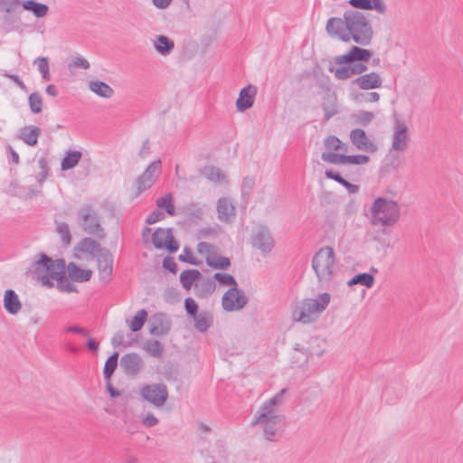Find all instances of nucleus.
I'll use <instances>...</instances> for the list:
<instances>
[{
  "label": "nucleus",
  "mask_w": 463,
  "mask_h": 463,
  "mask_svg": "<svg viewBox=\"0 0 463 463\" xmlns=\"http://www.w3.org/2000/svg\"><path fill=\"white\" fill-rule=\"evenodd\" d=\"M78 224L81 230L98 239H103L106 236L104 228L101 225V217L94 205L83 203L77 212Z\"/></svg>",
  "instance_id": "0eeeda50"
},
{
  "label": "nucleus",
  "mask_w": 463,
  "mask_h": 463,
  "mask_svg": "<svg viewBox=\"0 0 463 463\" xmlns=\"http://www.w3.org/2000/svg\"><path fill=\"white\" fill-rule=\"evenodd\" d=\"M118 363V353L114 352L105 362L103 375L105 380H110Z\"/></svg>",
  "instance_id": "e433bc0d"
},
{
  "label": "nucleus",
  "mask_w": 463,
  "mask_h": 463,
  "mask_svg": "<svg viewBox=\"0 0 463 463\" xmlns=\"http://www.w3.org/2000/svg\"><path fill=\"white\" fill-rule=\"evenodd\" d=\"M192 318L194 319L195 329L200 333L206 332L213 326V315L206 310H202Z\"/></svg>",
  "instance_id": "bb28decb"
},
{
  "label": "nucleus",
  "mask_w": 463,
  "mask_h": 463,
  "mask_svg": "<svg viewBox=\"0 0 463 463\" xmlns=\"http://www.w3.org/2000/svg\"><path fill=\"white\" fill-rule=\"evenodd\" d=\"M153 45L156 51L162 56L169 55L175 48L174 41L165 35H157L154 40Z\"/></svg>",
  "instance_id": "cd10ccee"
},
{
  "label": "nucleus",
  "mask_w": 463,
  "mask_h": 463,
  "mask_svg": "<svg viewBox=\"0 0 463 463\" xmlns=\"http://www.w3.org/2000/svg\"><path fill=\"white\" fill-rule=\"evenodd\" d=\"M218 219L224 222H230L235 216L233 204L227 198H220L217 203Z\"/></svg>",
  "instance_id": "b1692460"
},
{
  "label": "nucleus",
  "mask_w": 463,
  "mask_h": 463,
  "mask_svg": "<svg viewBox=\"0 0 463 463\" xmlns=\"http://www.w3.org/2000/svg\"><path fill=\"white\" fill-rule=\"evenodd\" d=\"M324 146L328 150H346V147L343 146L342 141L335 136H328L327 137H326L324 140Z\"/></svg>",
  "instance_id": "09e8293b"
},
{
  "label": "nucleus",
  "mask_w": 463,
  "mask_h": 463,
  "mask_svg": "<svg viewBox=\"0 0 463 463\" xmlns=\"http://www.w3.org/2000/svg\"><path fill=\"white\" fill-rule=\"evenodd\" d=\"M248 302L242 289H239L238 287H232L228 289L222 296V305L225 311L232 312L242 309Z\"/></svg>",
  "instance_id": "9b49d317"
},
{
  "label": "nucleus",
  "mask_w": 463,
  "mask_h": 463,
  "mask_svg": "<svg viewBox=\"0 0 463 463\" xmlns=\"http://www.w3.org/2000/svg\"><path fill=\"white\" fill-rule=\"evenodd\" d=\"M252 246L263 253L271 251L274 246L273 238L269 230L264 226H258L252 232Z\"/></svg>",
  "instance_id": "2eb2a0df"
},
{
  "label": "nucleus",
  "mask_w": 463,
  "mask_h": 463,
  "mask_svg": "<svg viewBox=\"0 0 463 463\" xmlns=\"http://www.w3.org/2000/svg\"><path fill=\"white\" fill-rule=\"evenodd\" d=\"M323 161L333 165H345V155L334 152H324L321 155Z\"/></svg>",
  "instance_id": "a18cd8bd"
},
{
  "label": "nucleus",
  "mask_w": 463,
  "mask_h": 463,
  "mask_svg": "<svg viewBox=\"0 0 463 463\" xmlns=\"http://www.w3.org/2000/svg\"><path fill=\"white\" fill-rule=\"evenodd\" d=\"M409 143L410 132L404 119L394 115L392 149L397 152H405L409 147Z\"/></svg>",
  "instance_id": "9d476101"
},
{
  "label": "nucleus",
  "mask_w": 463,
  "mask_h": 463,
  "mask_svg": "<svg viewBox=\"0 0 463 463\" xmlns=\"http://www.w3.org/2000/svg\"><path fill=\"white\" fill-rule=\"evenodd\" d=\"M163 267L172 273H176L177 271V264L175 263V260L171 257H166L164 259Z\"/></svg>",
  "instance_id": "680f3d73"
},
{
  "label": "nucleus",
  "mask_w": 463,
  "mask_h": 463,
  "mask_svg": "<svg viewBox=\"0 0 463 463\" xmlns=\"http://www.w3.org/2000/svg\"><path fill=\"white\" fill-rule=\"evenodd\" d=\"M156 203L159 208H164L169 215L175 216L176 214L171 194H167L165 196L158 198Z\"/></svg>",
  "instance_id": "ea45409f"
},
{
  "label": "nucleus",
  "mask_w": 463,
  "mask_h": 463,
  "mask_svg": "<svg viewBox=\"0 0 463 463\" xmlns=\"http://www.w3.org/2000/svg\"><path fill=\"white\" fill-rule=\"evenodd\" d=\"M195 287L198 290L197 296L203 298L213 293L216 288V284L214 279L209 278L202 281L200 284H196Z\"/></svg>",
  "instance_id": "4c0bfd02"
},
{
  "label": "nucleus",
  "mask_w": 463,
  "mask_h": 463,
  "mask_svg": "<svg viewBox=\"0 0 463 463\" xmlns=\"http://www.w3.org/2000/svg\"><path fill=\"white\" fill-rule=\"evenodd\" d=\"M103 247L99 242L91 237L81 239L74 247V254L77 258H80V254L88 255L90 259L97 258V254L100 253Z\"/></svg>",
  "instance_id": "dca6fc26"
},
{
  "label": "nucleus",
  "mask_w": 463,
  "mask_h": 463,
  "mask_svg": "<svg viewBox=\"0 0 463 463\" xmlns=\"http://www.w3.org/2000/svg\"><path fill=\"white\" fill-rule=\"evenodd\" d=\"M42 131L35 126H26L20 130L19 137L28 146H35Z\"/></svg>",
  "instance_id": "c85d7f7f"
},
{
  "label": "nucleus",
  "mask_w": 463,
  "mask_h": 463,
  "mask_svg": "<svg viewBox=\"0 0 463 463\" xmlns=\"http://www.w3.org/2000/svg\"><path fill=\"white\" fill-rule=\"evenodd\" d=\"M143 365L142 358L136 353L127 354L120 359V366L127 375H137L142 370Z\"/></svg>",
  "instance_id": "a211bd4d"
},
{
  "label": "nucleus",
  "mask_w": 463,
  "mask_h": 463,
  "mask_svg": "<svg viewBox=\"0 0 463 463\" xmlns=\"http://www.w3.org/2000/svg\"><path fill=\"white\" fill-rule=\"evenodd\" d=\"M55 223H56V232L61 237L62 243L65 246H68L69 244H71V230H70L69 224L64 222H55Z\"/></svg>",
  "instance_id": "58836bf2"
},
{
  "label": "nucleus",
  "mask_w": 463,
  "mask_h": 463,
  "mask_svg": "<svg viewBox=\"0 0 463 463\" xmlns=\"http://www.w3.org/2000/svg\"><path fill=\"white\" fill-rule=\"evenodd\" d=\"M147 317V312L145 309H139L134 316L131 323L130 329L132 332H137L142 329Z\"/></svg>",
  "instance_id": "79ce46f5"
},
{
  "label": "nucleus",
  "mask_w": 463,
  "mask_h": 463,
  "mask_svg": "<svg viewBox=\"0 0 463 463\" xmlns=\"http://www.w3.org/2000/svg\"><path fill=\"white\" fill-rule=\"evenodd\" d=\"M331 297L328 293H321L317 298H305L296 303L292 311L294 321L308 324L316 321L326 308Z\"/></svg>",
  "instance_id": "20e7f679"
},
{
  "label": "nucleus",
  "mask_w": 463,
  "mask_h": 463,
  "mask_svg": "<svg viewBox=\"0 0 463 463\" xmlns=\"http://www.w3.org/2000/svg\"><path fill=\"white\" fill-rule=\"evenodd\" d=\"M142 423L146 427H154L158 423V420L152 413H147L141 420Z\"/></svg>",
  "instance_id": "e2e57ef3"
},
{
  "label": "nucleus",
  "mask_w": 463,
  "mask_h": 463,
  "mask_svg": "<svg viewBox=\"0 0 463 463\" xmlns=\"http://www.w3.org/2000/svg\"><path fill=\"white\" fill-rule=\"evenodd\" d=\"M200 276L201 273L197 269H186L180 274L179 279L182 286L188 290Z\"/></svg>",
  "instance_id": "f704fd0d"
},
{
  "label": "nucleus",
  "mask_w": 463,
  "mask_h": 463,
  "mask_svg": "<svg viewBox=\"0 0 463 463\" xmlns=\"http://www.w3.org/2000/svg\"><path fill=\"white\" fill-rule=\"evenodd\" d=\"M34 63L37 64L38 70L41 72L42 77L45 80H50L51 75H50V72H49L48 59L46 57H38L34 61Z\"/></svg>",
  "instance_id": "8fccbe9b"
},
{
  "label": "nucleus",
  "mask_w": 463,
  "mask_h": 463,
  "mask_svg": "<svg viewBox=\"0 0 463 463\" xmlns=\"http://www.w3.org/2000/svg\"><path fill=\"white\" fill-rule=\"evenodd\" d=\"M287 389H281L272 398L265 401L256 411L250 426L260 427L263 438L269 441H276L281 436L286 417L279 412V408L284 403V394Z\"/></svg>",
  "instance_id": "f03ea898"
},
{
  "label": "nucleus",
  "mask_w": 463,
  "mask_h": 463,
  "mask_svg": "<svg viewBox=\"0 0 463 463\" xmlns=\"http://www.w3.org/2000/svg\"><path fill=\"white\" fill-rule=\"evenodd\" d=\"M206 264L216 269H226L231 266L230 259L223 256H216L213 253L212 256H206Z\"/></svg>",
  "instance_id": "72a5a7b5"
},
{
  "label": "nucleus",
  "mask_w": 463,
  "mask_h": 463,
  "mask_svg": "<svg viewBox=\"0 0 463 463\" xmlns=\"http://www.w3.org/2000/svg\"><path fill=\"white\" fill-rule=\"evenodd\" d=\"M90 67V62L83 57L78 56L71 60L69 64V69L72 70L74 68H82L84 70H88Z\"/></svg>",
  "instance_id": "6e6d98bb"
},
{
  "label": "nucleus",
  "mask_w": 463,
  "mask_h": 463,
  "mask_svg": "<svg viewBox=\"0 0 463 463\" xmlns=\"http://www.w3.org/2000/svg\"><path fill=\"white\" fill-rule=\"evenodd\" d=\"M255 185V179L251 176H246L243 179L241 184V193L243 195H249L250 191L253 189Z\"/></svg>",
  "instance_id": "bf43d9fd"
},
{
  "label": "nucleus",
  "mask_w": 463,
  "mask_h": 463,
  "mask_svg": "<svg viewBox=\"0 0 463 463\" xmlns=\"http://www.w3.org/2000/svg\"><path fill=\"white\" fill-rule=\"evenodd\" d=\"M161 160L157 159L151 162L144 173L137 180V189L138 194L150 188L156 182L161 173Z\"/></svg>",
  "instance_id": "f8f14e48"
},
{
  "label": "nucleus",
  "mask_w": 463,
  "mask_h": 463,
  "mask_svg": "<svg viewBox=\"0 0 463 463\" xmlns=\"http://www.w3.org/2000/svg\"><path fill=\"white\" fill-rule=\"evenodd\" d=\"M22 5L20 0H0V13L15 14Z\"/></svg>",
  "instance_id": "a19ab883"
},
{
  "label": "nucleus",
  "mask_w": 463,
  "mask_h": 463,
  "mask_svg": "<svg viewBox=\"0 0 463 463\" xmlns=\"http://www.w3.org/2000/svg\"><path fill=\"white\" fill-rule=\"evenodd\" d=\"M352 85H355L364 90L378 89L383 85V79L380 74L375 71L365 74L362 73L352 81Z\"/></svg>",
  "instance_id": "6ab92c4d"
},
{
  "label": "nucleus",
  "mask_w": 463,
  "mask_h": 463,
  "mask_svg": "<svg viewBox=\"0 0 463 463\" xmlns=\"http://www.w3.org/2000/svg\"><path fill=\"white\" fill-rule=\"evenodd\" d=\"M172 322L165 313H156L150 319L149 332L153 335H165L171 330Z\"/></svg>",
  "instance_id": "f3484780"
},
{
  "label": "nucleus",
  "mask_w": 463,
  "mask_h": 463,
  "mask_svg": "<svg viewBox=\"0 0 463 463\" xmlns=\"http://www.w3.org/2000/svg\"><path fill=\"white\" fill-rule=\"evenodd\" d=\"M213 279L218 281L222 286L238 287L234 277L227 273H215Z\"/></svg>",
  "instance_id": "de8ad7c7"
},
{
  "label": "nucleus",
  "mask_w": 463,
  "mask_h": 463,
  "mask_svg": "<svg viewBox=\"0 0 463 463\" xmlns=\"http://www.w3.org/2000/svg\"><path fill=\"white\" fill-rule=\"evenodd\" d=\"M97 265L99 270V280L107 284L110 281L113 272V256L107 248L100 250V253L97 254Z\"/></svg>",
  "instance_id": "ddd939ff"
},
{
  "label": "nucleus",
  "mask_w": 463,
  "mask_h": 463,
  "mask_svg": "<svg viewBox=\"0 0 463 463\" xmlns=\"http://www.w3.org/2000/svg\"><path fill=\"white\" fill-rule=\"evenodd\" d=\"M140 396L144 401L160 408L168 399V390L164 383L147 384L140 389Z\"/></svg>",
  "instance_id": "1a4fd4ad"
},
{
  "label": "nucleus",
  "mask_w": 463,
  "mask_h": 463,
  "mask_svg": "<svg viewBox=\"0 0 463 463\" xmlns=\"http://www.w3.org/2000/svg\"><path fill=\"white\" fill-rule=\"evenodd\" d=\"M354 99L365 102H377L380 99V95L377 92L359 93L355 95Z\"/></svg>",
  "instance_id": "4d7b16f0"
},
{
  "label": "nucleus",
  "mask_w": 463,
  "mask_h": 463,
  "mask_svg": "<svg viewBox=\"0 0 463 463\" xmlns=\"http://www.w3.org/2000/svg\"><path fill=\"white\" fill-rule=\"evenodd\" d=\"M374 283V277L370 273H359L354 276L348 282V286L363 285L368 288H372Z\"/></svg>",
  "instance_id": "c9c22d12"
},
{
  "label": "nucleus",
  "mask_w": 463,
  "mask_h": 463,
  "mask_svg": "<svg viewBox=\"0 0 463 463\" xmlns=\"http://www.w3.org/2000/svg\"><path fill=\"white\" fill-rule=\"evenodd\" d=\"M341 184L348 190L349 194H354L358 193V191H359V186L357 184H351L350 182H348L345 179H344V181L341 183Z\"/></svg>",
  "instance_id": "774afa93"
},
{
  "label": "nucleus",
  "mask_w": 463,
  "mask_h": 463,
  "mask_svg": "<svg viewBox=\"0 0 463 463\" xmlns=\"http://www.w3.org/2000/svg\"><path fill=\"white\" fill-rule=\"evenodd\" d=\"M144 349L150 355L156 357V358L161 357V355L163 354V350H164L162 344L157 340L147 341L145 344Z\"/></svg>",
  "instance_id": "c03bdc74"
},
{
  "label": "nucleus",
  "mask_w": 463,
  "mask_h": 463,
  "mask_svg": "<svg viewBox=\"0 0 463 463\" xmlns=\"http://www.w3.org/2000/svg\"><path fill=\"white\" fill-rule=\"evenodd\" d=\"M58 288L65 292H76V287L65 277L63 274L61 279L57 280Z\"/></svg>",
  "instance_id": "603ef678"
},
{
  "label": "nucleus",
  "mask_w": 463,
  "mask_h": 463,
  "mask_svg": "<svg viewBox=\"0 0 463 463\" xmlns=\"http://www.w3.org/2000/svg\"><path fill=\"white\" fill-rule=\"evenodd\" d=\"M201 175L212 182H226L225 174L218 167L206 165L201 170Z\"/></svg>",
  "instance_id": "2f4dec72"
},
{
  "label": "nucleus",
  "mask_w": 463,
  "mask_h": 463,
  "mask_svg": "<svg viewBox=\"0 0 463 463\" xmlns=\"http://www.w3.org/2000/svg\"><path fill=\"white\" fill-rule=\"evenodd\" d=\"M65 261L61 259L52 260L46 254H41V258L34 263V272L43 286L53 287L52 279L58 280L65 274Z\"/></svg>",
  "instance_id": "423d86ee"
},
{
  "label": "nucleus",
  "mask_w": 463,
  "mask_h": 463,
  "mask_svg": "<svg viewBox=\"0 0 463 463\" xmlns=\"http://www.w3.org/2000/svg\"><path fill=\"white\" fill-rule=\"evenodd\" d=\"M326 30L327 33L342 42L353 40L355 43L369 45L373 37V29L369 14L358 10H346L344 17H331L327 20Z\"/></svg>",
  "instance_id": "f257e3e1"
},
{
  "label": "nucleus",
  "mask_w": 463,
  "mask_h": 463,
  "mask_svg": "<svg viewBox=\"0 0 463 463\" xmlns=\"http://www.w3.org/2000/svg\"><path fill=\"white\" fill-rule=\"evenodd\" d=\"M197 250L200 254H206V256H212L216 251V248L205 241H201L197 245Z\"/></svg>",
  "instance_id": "13d9d810"
},
{
  "label": "nucleus",
  "mask_w": 463,
  "mask_h": 463,
  "mask_svg": "<svg viewBox=\"0 0 463 463\" xmlns=\"http://www.w3.org/2000/svg\"><path fill=\"white\" fill-rule=\"evenodd\" d=\"M325 175H326V178L332 179V180L337 182L340 184H341V183L345 179V178L342 177V175L338 172H335V171H334L332 169L326 170L325 172Z\"/></svg>",
  "instance_id": "69168bd1"
},
{
  "label": "nucleus",
  "mask_w": 463,
  "mask_h": 463,
  "mask_svg": "<svg viewBox=\"0 0 463 463\" xmlns=\"http://www.w3.org/2000/svg\"><path fill=\"white\" fill-rule=\"evenodd\" d=\"M28 101L33 113L38 114L43 110V99L39 93L33 92L30 94Z\"/></svg>",
  "instance_id": "49530a36"
},
{
  "label": "nucleus",
  "mask_w": 463,
  "mask_h": 463,
  "mask_svg": "<svg viewBox=\"0 0 463 463\" xmlns=\"http://www.w3.org/2000/svg\"><path fill=\"white\" fill-rule=\"evenodd\" d=\"M184 215L190 221L201 220L203 215V209L195 203H191L184 209Z\"/></svg>",
  "instance_id": "37998d69"
},
{
  "label": "nucleus",
  "mask_w": 463,
  "mask_h": 463,
  "mask_svg": "<svg viewBox=\"0 0 463 463\" xmlns=\"http://www.w3.org/2000/svg\"><path fill=\"white\" fill-rule=\"evenodd\" d=\"M257 91V87L251 84H249L241 89L239 94V98L236 100L237 109L242 112L250 109L254 104Z\"/></svg>",
  "instance_id": "aec40b11"
},
{
  "label": "nucleus",
  "mask_w": 463,
  "mask_h": 463,
  "mask_svg": "<svg viewBox=\"0 0 463 463\" xmlns=\"http://www.w3.org/2000/svg\"><path fill=\"white\" fill-rule=\"evenodd\" d=\"M152 242L156 249H166L170 252H175L179 245L174 239L172 229L158 228L153 233Z\"/></svg>",
  "instance_id": "4468645a"
},
{
  "label": "nucleus",
  "mask_w": 463,
  "mask_h": 463,
  "mask_svg": "<svg viewBox=\"0 0 463 463\" xmlns=\"http://www.w3.org/2000/svg\"><path fill=\"white\" fill-rule=\"evenodd\" d=\"M371 222L373 225L393 226L400 218V207L392 200L378 197L371 207Z\"/></svg>",
  "instance_id": "39448f33"
},
{
  "label": "nucleus",
  "mask_w": 463,
  "mask_h": 463,
  "mask_svg": "<svg viewBox=\"0 0 463 463\" xmlns=\"http://www.w3.org/2000/svg\"><path fill=\"white\" fill-rule=\"evenodd\" d=\"M370 157L366 155H345V165H365Z\"/></svg>",
  "instance_id": "3c124183"
},
{
  "label": "nucleus",
  "mask_w": 463,
  "mask_h": 463,
  "mask_svg": "<svg viewBox=\"0 0 463 463\" xmlns=\"http://www.w3.org/2000/svg\"><path fill=\"white\" fill-rule=\"evenodd\" d=\"M67 270L70 279L76 282L89 281L92 276V271L90 269H81L74 262L69 263Z\"/></svg>",
  "instance_id": "a878e982"
},
{
  "label": "nucleus",
  "mask_w": 463,
  "mask_h": 463,
  "mask_svg": "<svg viewBox=\"0 0 463 463\" xmlns=\"http://www.w3.org/2000/svg\"><path fill=\"white\" fill-rule=\"evenodd\" d=\"M350 140L359 150L372 153L376 151L375 145L369 140L365 132L361 128H355L350 132Z\"/></svg>",
  "instance_id": "412c9836"
},
{
  "label": "nucleus",
  "mask_w": 463,
  "mask_h": 463,
  "mask_svg": "<svg viewBox=\"0 0 463 463\" xmlns=\"http://www.w3.org/2000/svg\"><path fill=\"white\" fill-rule=\"evenodd\" d=\"M184 308H185L187 315L190 317H193L199 313L198 312V305L195 302V300L192 298H186L184 299Z\"/></svg>",
  "instance_id": "5fc2aeb1"
},
{
  "label": "nucleus",
  "mask_w": 463,
  "mask_h": 463,
  "mask_svg": "<svg viewBox=\"0 0 463 463\" xmlns=\"http://www.w3.org/2000/svg\"><path fill=\"white\" fill-rule=\"evenodd\" d=\"M6 77L11 79L22 90L27 91V88L24 81L20 79L18 75L15 74H5Z\"/></svg>",
  "instance_id": "338daca9"
},
{
  "label": "nucleus",
  "mask_w": 463,
  "mask_h": 463,
  "mask_svg": "<svg viewBox=\"0 0 463 463\" xmlns=\"http://www.w3.org/2000/svg\"><path fill=\"white\" fill-rule=\"evenodd\" d=\"M354 117L359 124L366 126L373 119L374 115L373 112L361 110L354 114Z\"/></svg>",
  "instance_id": "864d4df0"
},
{
  "label": "nucleus",
  "mask_w": 463,
  "mask_h": 463,
  "mask_svg": "<svg viewBox=\"0 0 463 463\" xmlns=\"http://www.w3.org/2000/svg\"><path fill=\"white\" fill-rule=\"evenodd\" d=\"M372 57V52L358 46H352L345 54L335 57V63L344 65L339 68L330 67V72H334L336 80H345L354 75H359L367 71V66L364 63Z\"/></svg>",
  "instance_id": "7ed1b4c3"
},
{
  "label": "nucleus",
  "mask_w": 463,
  "mask_h": 463,
  "mask_svg": "<svg viewBox=\"0 0 463 463\" xmlns=\"http://www.w3.org/2000/svg\"><path fill=\"white\" fill-rule=\"evenodd\" d=\"M349 5L356 10H373L380 14H384L387 6L383 0H349Z\"/></svg>",
  "instance_id": "4be33fe9"
},
{
  "label": "nucleus",
  "mask_w": 463,
  "mask_h": 463,
  "mask_svg": "<svg viewBox=\"0 0 463 463\" xmlns=\"http://www.w3.org/2000/svg\"><path fill=\"white\" fill-rule=\"evenodd\" d=\"M322 109L324 110V120L328 121L332 117L338 113L336 94L328 89L322 101Z\"/></svg>",
  "instance_id": "5701e85b"
},
{
  "label": "nucleus",
  "mask_w": 463,
  "mask_h": 463,
  "mask_svg": "<svg viewBox=\"0 0 463 463\" xmlns=\"http://www.w3.org/2000/svg\"><path fill=\"white\" fill-rule=\"evenodd\" d=\"M22 6L24 10L31 11L37 18L46 16L49 11L47 5L35 0H25L22 3Z\"/></svg>",
  "instance_id": "7c9ffc66"
},
{
  "label": "nucleus",
  "mask_w": 463,
  "mask_h": 463,
  "mask_svg": "<svg viewBox=\"0 0 463 463\" xmlns=\"http://www.w3.org/2000/svg\"><path fill=\"white\" fill-rule=\"evenodd\" d=\"M165 217V214L163 212L159 211V210H155L154 212H152L146 218V223L148 224H154L159 221H161L162 219H164Z\"/></svg>",
  "instance_id": "052dcab7"
},
{
  "label": "nucleus",
  "mask_w": 463,
  "mask_h": 463,
  "mask_svg": "<svg viewBox=\"0 0 463 463\" xmlns=\"http://www.w3.org/2000/svg\"><path fill=\"white\" fill-rule=\"evenodd\" d=\"M179 260L183 262H186L192 265L197 264L196 260L193 259L192 252L188 248H184V254H181L179 256Z\"/></svg>",
  "instance_id": "0e129e2a"
},
{
  "label": "nucleus",
  "mask_w": 463,
  "mask_h": 463,
  "mask_svg": "<svg viewBox=\"0 0 463 463\" xmlns=\"http://www.w3.org/2000/svg\"><path fill=\"white\" fill-rule=\"evenodd\" d=\"M82 156L81 152L77 150L68 151L61 160V168L62 171H67L74 168L80 162Z\"/></svg>",
  "instance_id": "473e14b6"
},
{
  "label": "nucleus",
  "mask_w": 463,
  "mask_h": 463,
  "mask_svg": "<svg viewBox=\"0 0 463 463\" xmlns=\"http://www.w3.org/2000/svg\"><path fill=\"white\" fill-rule=\"evenodd\" d=\"M4 307L11 315H16L22 308L18 295L13 289H6L4 294Z\"/></svg>",
  "instance_id": "393cba45"
},
{
  "label": "nucleus",
  "mask_w": 463,
  "mask_h": 463,
  "mask_svg": "<svg viewBox=\"0 0 463 463\" xmlns=\"http://www.w3.org/2000/svg\"><path fill=\"white\" fill-rule=\"evenodd\" d=\"M89 89L96 95L105 99H109L114 94V90L109 85L99 80H90Z\"/></svg>",
  "instance_id": "c756f323"
},
{
  "label": "nucleus",
  "mask_w": 463,
  "mask_h": 463,
  "mask_svg": "<svg viewBox=\"0 0 463 463\" xmlns=\"http://www.w3.org/2000/svg\"><path fill=\"white\" fill-rule=\"evenodd\" d=\"M335 266V252L331 247L321 248L313 257L312 268L321 283H328L332 279Z\"/></svg>",
  "instance_id": "6e6552de"
}]
</instances>
